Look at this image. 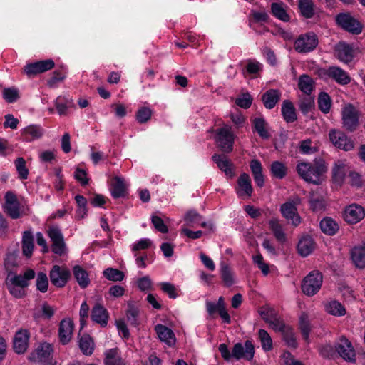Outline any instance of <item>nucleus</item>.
I'll return each instance as SVG.
<instances>
[{"label":"nucleus","instance_id":"nucleus-53","mask_svg":"<svg viewBox=\"0 0 365 365\" xmlns=\"http://www.w3.org/2000/svg\"><path fill=\"white\" fill-rule=\"evenodd\" d=\"M270 170L272 175L278 179H282L287 173V168L279 161L273 162Z\"/></svg>","mask_w":365,"mask_h":365},{"label":"nucleus","instance_id":"nucleus-37","mask_svg":"<svg viewBox=\"0 0 365 365\" xmlns=\"http://www.w3.org/2000/svg\"><path fill=\"white\" fill-rule=\"evenodd\" d=\"M252 125L255 130L262 139H268L270 134L267 130V123L263 118H255L252 120Z\"/></svg>","mask_w":365,"mask_h":365},{"label":"nucleus","instance_id":"nucleus-16","mask_svg":"<svg viewBox=\"0 0 365 365\" xmlns=\"http://www.w3.org/2000/svg\"><path fill=\"white\" fill-rule=\"evenodd\" d=\"M365 217V210L359 205L353 204L344 212V220L349 224H356Z\"/></svg>","mask_w":365,"mask_h":365},{"label":"nucleus","instance_id":"nucleus-48","mask_svg":"<svg viewBox=\"0 0 365 365\" xmlns=\"http://www.w3.org/2000/svg\"><path fill=\"white\" fill-rule=\"evenodd\" d=\"M128 309L126 311V317L130 325L137 327L139 324V309L131 303L128 304Z\"/></svg>","mask_w":365,"mask_h":365},{"label":"nucleus","instance_id":"nucleus-23","mask_svg":"<svg viewBox=\"0 0 365 365\" xmlns=\"http://www.w3.org/2000/svg\"><path fill=\"white\" fill-rule=\"evenodd\" d=\"M212 158L217 167L225 172L226 175L230 178H232L235 175L234 165L225 155L214 154Z\"/></svg>","mask_w":365,"mask_h":365},{"label":"nucleus","instance_id":"nucleus-40","mask_svg":"<svg viewBox=\"0 0 365 365\" xmlns=\"http://www.w3.org/2000/svg\"><path fill=\"white\" fill-rule=\"evenodd\" d=\"M105 365H123L118 349H110L105 354Z\"/></svg>","mask_w":365,"mask_h":365},{"label":"nucleus","instance_id":"nucleus-57","mask_svg":"<svg viewBox=\"0 0 365 365\" xmlns=\"http://www.w3.org/2000/svg\"><path fill=\"white\" fill-rule=\"evenodd\" d=\"M152 110L148 107H141L138 109L135 114L136 120L139 123H145L151 118Z\"/></svg>","mask_w":365,"mask_h":365},{"label":"nucleus","instance_id":"nucleus-63","mask_svg":"<svg viewBox=\"0 0 365 365\" xmlns=\"http://www.w3.org/2000/svg\"><path fill=\"white\" fill-rule=\"evenodd\" d=\"M160 286L162 291L167 294L170 298L175 299L178 296L174 284L170 282H162Z\"/></svg>","mask_w":365,"mask_h":365},{"label":"nucleus","instance_id":"nucleus-28","mask_svg":"<svg viewBox=\"0 0 365 365\" xmlns=\"http://www.w3.org/2000/svg\"><path fill=\"white\" fill-rule=\"evenodd\" d=\"M155 330L160 341L166 343L170 346L175 344V336L170 328L158 324L155 326Z\"/></svg>","mask_w":365,"mask_h":365},{"label":"nucleus","instance_id":"nucleus-64","mask_svg":"<svg viewBox=\"0 0 365 365\" xmlns=\"http://www.w3.org/2000/svg\"><path fill=\"white\" fill-rule=\"evenodd\" d=\"M55 106L59 115H66L68 108V101L61 96L58 97L55 101Z\"/></svg>","mask_w":365,"mask_h":365},{"label":"nucleus","instance_id":"nucleus-24","mask_svg":"<svg viewBox=\"0 0 365 365\" xmlns=\"http://www.w3.org/2000/svg\"><path fill=\"white\" fill-rule=\"evenodd\" d=\"M351 258L355 266L359 269L365 268V241L354 246L351 250Z\"/></svg>","mask_w":365,"mask_h":365},{"label":"nucleus","instance_id":"nucleus-51","mask_svg":"<svg viewBox=\"0 0 365 365\" xmlns=\"http://www.w3.org/2000/svg\"><path fill=\"white\" fill-rule=\"evenodd\" d=\"M202 217L194 210H189L184 217V220L187 226L193 227L199 225Z\"/></svg>","mask_w":365,"mask_h":365},{"label":"nucleus","instance_id":"nucleus-2","mask_svg":"<svg viewBox=\"0 0 365 365\" xmlns=\"http://www.w3.org/2000/svg\"><path fill=\"white\" fill-rule=\"evenodd\" d=\"M301 202V198L296 195L289 199L280 207V212L282 217L287 220L288 223L292 224L294 227H297L302 222V217L299 215L297 208Z\"/></svg>","mask_w":365,"mask_h":365},{"label":"nucleus","instance_id":"nucleus-52","mask_svg":"<svg viewBox=\"0 0 365 365\" xmlns=\"http://www.w3.org/2000/svg\"><path fill=\"white\" fill-rule=\"evenodd\" d=\"M76 202L78 205V209L76 210V217L78 219H82L86 215L87 213V208H86V204L87 200L86 199L81 195H77L75 197Z\"/></svg>","mask_w":365,"mask_h":365},{"label":"nucleus","instance_id":"nucleus-50","mask_svg":"<svg viewBox=\"0 0 365 365\" xmlns=\"http://www.w3.org/2000/svg\"><path fill=\"white\" fill-rule=\"evenodd\" d=\"M326 310L328 313L335 316H343L346 310L341 303L337 301H332L326 305Z\"/></svg>","mask_w":365,"mask_h":365},{"label":"nucleus","instance_id":"nucleus-27","mask_svg":"<svg viewBox=\"0 0 365 365\" xmlns=\"http://www.w3.org/2000/svg\"><path fill=\"white\" fill-rule=\"evenodd\" d=\"M110 191L112 197L115 199L125 197L128 193L127 186L123 178L115 176L112 179Z\"/></svg>","mask_w":365,"mask_h":365},{"label":"nucleus","instance_id":"nucleus-15","mask_svg":"<svg viewBox=\"0 0 365 365\" xmlns=\"http://www.w3.org/2000/svg\"><path fill=\"white\" fill-rule=\"evenodd\" d=\"M354 49L352 45L340 41L334 46V54L340 61L349 63L354 58Z\"/></svg>","mask_w":365,"mask_h":365},{"label":"nucleus","instance_id":"nucleus-13","mask_svg":"<svg viewBox=\"0 0 365 365\" xmlns=\"http://www.w3.org/2000/svg\"><path fill=\"white\" fill-rule=\"evenodd\" d=\"M309 204L312 212H322L326 208L325 193L322 187H317L309 193Z\"/></svg>","mask_w":365,"mask_h":365},{"label":"nucleus","instance_id":"nucleus-3","mask_svg":"<svg viewBox=\"0 0 365 365\" xmlns=\"http://www.w3.org/2000/svg\"><path fill=\"white\" fill-rule=\"evenodd\" d=\"M338 26L343 30L354 35L360 34L363 31V24L350 12H341L335 17Z\"/></svg>","mask_w":365,"mask_h":365},{"label":"nucleus","instance_id":"nucleus-54","mask_svg":"<svg viewBox=\"0 0 365 365\" xmlns=\"http://www.w3.org/2000/svg\"><path fill=\"white\" fill-rule=\"evenodd\" d=\"M282 334L283 340L289 347L292 349H296L297 347L298 343L296 340L293 329L291 327H288Z\"/></svg>","mask_w":365,"mask_h":365},{"label":"nucleus","instance_id":"nucleus-8","mask_svg":"<svg viewBox=\"0 0 365 365\" xmlns=\"http://www.w3.org/2000/svg\"><path fill=\"white\" fill-rule=\"evenodd\" d=\"M71 277V272L66 266L53 265L49 272L51 284L58 288L64 287Z\"/></svg>","mask_w":365,"mask_h":365},{"label":"nucleus","instance_id":"nucleus-22","mask_svg":"<svg viewBox=\"0 0 365 365\" xmlns=\"http://www.w3.org/2000/svg\"><path fill=\"white\" fill-rule=\"evenodd\" d=\"M35 274L34 269H28L24 274H15L8 278L7 282L26 289L29 285V281L35 277Z\"/></svg>","mask_w":365,"mask_h":365},{"label":"nucleus","instance_id":"nucleus-34","mask_svg":"<svg viewBox=\"0 0 365 365\" xmlns=\"http://www.w3.org/2000/svg\"><path fill=\"white\" fill-rule=\"evenodd\" d=\"M34 247V236L31 231H24L22 236V253L27 258L31 257Z\"/></svg>","mask_w":365,"mask_h":365},{"label":"nucleus","instance_id":"nucleus-41","mask_svg":"<svg viewBox=\"0 0 365 365\" xmlns=\"http://www.w3.org/2000/svg\"><path fill=\"white\" fill-rule=\"evenodd\" d=\"M271 11L272 15L279 20L284 22H288L290 20V16L283 8L282 3H272Z\"/></svg>","mask_w":365,"mask_h":365},{"label":"nucleus","instance_id":"nucleus-26","mask_svg":"<svg viewBox=\"0 0 365 365\" xmlns=\"http://www.w3.org/2000/svg\"><path fill=\"white\" fill-rule=\"evenodd\" d=\"M21 135L24 140L31 142L43 136V129L37 125H30L21 130Z\"/></svg>","mask_w":365,"mask_h":365},{"label":"nucleus","instance_id":"nucleus-59","mask_svg":"<svg viewBox=\"0 0 365 365\" xmlns=\"http://www.w3.org/2000/svg\"><path fill=\"white\" fill-rule=\"evenodd\" d=\"M48 279L44 272H38L36 279V288L40 292L44 293L48 290Z\"/></svg>","mask_w":365,"mask_h":365},{"label":"nucleus","instance_id":"nucleus-62","mask_svg":"<svg viewBox=\"0 0 365 365\" xmlns=\"http://www.w3.org/2000/svg\"><path fill=\"white\" fill-rule=\"evenodd\" d=\"M5 212L12 219L21 217V214L19 211V202L4 205Z\"/></svg>","mask_w":365,"mask_h":365},{"label":"nucleus","instance_id":"nucleus-32","mask_svg":"<svg viewBox=\"0 0 365 365\" xmlns=\"http://www.w3.org/2000/svg\"><path fill=\"white\" fill-rule=\"evenodd\" d=\"M79 348L85 356H91L95 349V343L93 338L87 334H83L78 340Z\"/></svg>","mask_w":365,"mask_h":365},{"label":"nucleus","instance_id":"nucleus-39","mask_svg":"<svg viewBox=\"0 0 365 365\" xmlns=\"http://www.w3.org/2000/svg\"><path fill=\"white\" fill-rule=\"evenodd\" d=\"M317 350L324 359H334L336 356L335 344L332 345L330 342L318 345Z\"/></svg>","mask_w":365,"mask_h":365},{"label":"nucleus","instance_id":"nucleus-14","mask_svg":"<svg viewBox=\"0 0 365 365\" xmlns=\"http://www.w3.org/2000/svg\"><path fill=\"white\" fill-rule=\"evenodd\" d=\"M254 354L255 346L250 340L245 341V346L241 343L235 344L232 350V356L237 360L245 359L250 361L253 359Z\"/></svg>","mask_w":365,"mask_h":365},{"label":"nucleus","instance_id":"nucleus-29","mask_svg":"<svg viewBox=\"0 0 365 365\" xmlns=\"http://www.w3.org/2000/svg\"><path fill=\"white\" fill-rule=\"evenodd\" d=\"M315 249V242L311 236L302 237L297 244L298 253L302 257L310 255Z\"/></svg>","mask_w":365,"mask_h":365},{"label":"nucleus","instance_id":"nucleus-60","mask_svg":"<svg viewBox=\"0 0 365 365\" xmlns=\"http://www.w3.org/2000/svg\"><path fill=\"white\" fill-rule=\"evenodd\" d=\"M6 286L9 293L15 298L21 299L26 295L25 289L16 286L9 282H6Z\"/></svg>","mask_w":365,"mask_h":365},{"label":"nucleus","instance_id":"nucleus-6","mask_svg":"<svg viewBox=\"0 0 365 365\" xmlns=\"http://www.w3.org/2000/svg\"><path fill=\"white\" fill-rule=\"evenodd\" d=\"M216 141L218 143L220 149L225 153H231L233 150L234 134L231 131V127L225 125L216 130Z\"/></svg>","mask_w":365,"mask_h":365},{"label":"nucleus","instance_id":"nucleus-55","mask_svg":"<svg viewBox=\"0 0 365 365\" xmlns=\"http://www.w3.org/2000/svg\"><path fill=\"white\" fill-rule=\"evenodd\" d=\"M104 277L110 281H122L124 279V273L114 268H107L103 271Z\"/></svg>","mask_w":365,"mask_h":365},{"label":"nucleus","instance_id":"nucleus-35","mask_svg":"<svg viewBox=\"0 0 365 365\" xmlns=\"http://www.w3.org/2000/svg\"><path fill=\"white\" fill-rule=\"evenodd\" d=\"M250 167L257 185L259 187H263L264 178L262 174V166L261 163L258 160H252L250 163Z\"/></svg>","mask_w":365,"mask_h":365},{"label":"nucleus","instance_id":"nucleus-21","mask_svg":"<svg viewBox=\"0 0 365 365\" xmlns=\"http://www.w3.org/2000/svg\"><path fill=\"white\" fill-rule=\"evenodd\" d=\"M51 352V345L48 343H43L31 353L29 359L34 362H43L49 359Z\"/></svg>","mask_w":365,"mask_h":365},{"label":"nucleus","instance_id":"nucleus-11","mask_svg":"<svg viewBox=\"0 0 365 365\" xmlns=\"http://www.w3.org/2000/svg\"><path fill=\"white\" fill-rule=\"evenodd\" d=\"M318 45V38L315 34L308 33L300 36L294 42V49L299 53H308Z\"/></svg>","mask_w":365,"mask_h":365},{"label":"nucleus","instance_id":"nucleus-31","mask_svg":"<svg viewBox=\"0 0 365 365\" xmlns=\"http://www.w3.org/2000/svg\"><path fill=\"white\" fill-rule=\"evenodd\" d=\"M282 114L286 123H293L297 119L296 109L292 101L284 100L282 105Z\"/></svg>","mask_w":365,"mask_h":365},{"label":"nucleus","instance_id":"nucleus-49","mask_svg":"<svg viewBox=\"0 0 365 365\" xmlns=\"http://www.w3.org/2000/svg\"><path fill=\"white\" fill-rule=\"evenodd\" d=\"M258 336L261 341L262 349L266 351H270L273 348L272 339L269 333L264 329H259Z\"/></svg>","mask_w":365,"mask_h":365},{"label":"nucleus","instance_id":"nucleus-46","mask_svg":"<svg viewBox=\"0 0 365 365\" xmlns=\"http://www.w3.org/2000/svg\"><path fill=\"white\" fill-rule=\"evenodd\" d=\"M299 329L303 339L306 341H308L311 327L308 315L304 312H303L299 317Z\"/></svg>","mask_w":365,"mask_h":365},{"label":"nucleus","instance_id":"nucleus-30","mask_svg":"<svg viewBox=\"0 0 365 365\" xmlns=\"http://www.w3.org/2000/svg\"><path fill=\"white\" fill-rule=\"evenodd\" d=\"M29 334L27 331H18L14 339V350L17 354H23L28 347Z\"/></svg>","mask_w":365,"mask_h":365},{"label":"nucleus","instance_id":"nucleus-17","mask_svg":"<svg viewBox=\"0 0 365 365\" xmlns=\"http://www.w3.org/2000/svg\"><path fill=\"white\" fill-rule=\"evenodd\" d=\"M237 182L236 192L239 197H250L252 195L253 188L248 174L245 173H242L238 178Z\"/></svg>","mask_w":365,"mask_h":365},{"label":"nucleus","instance_id":"nucleus-12","mask_svg":"<svg viewBox=\"0 0 365 365\" xmlns=\"http://www.w3.org/2000/svg\"><path fill=\"white\" fill-rule=\"evenodd\" d=\"M48 234L52 241V251L59 256L64 255L66 253V247L60 229L56 227H50Z\"/></svg>","mask_w":365,"mask_h":365},{"label":"nucleus","instance_id":"nucleus-56","mask_svg":"<svg viewBox=\"0 0 365 365\" xmlns=\"http://www.w3.org/2000/svg\"><path fill=\"white\" fill-rule=\"evenodd\" d=\"M15 166L19 178L26 180L28 178L29 170L26 167V160L24 158L19 157L15 160Z\"/></svg>","mask_w":365,"mask_h":365},{"label":"nucleus","instance_id":"nucleus-42","mask_svg":"<svg viewBox=\"0 0 365 365\" xmlns=\"http://www.w3.org/2000/svg\"><path fill=\"white\" fill-rule=\"evenodd\" d=\"M299 9L301 14L306 19H310L314 16V4L312 0H299Z\"/></svg>","mask_w":365,"mask_h":365},{"label":"nucleus","instance_id":"nucleus-36","mask_svg":"<svg viewBox=\"0 0 365 365\" xmlns=\"http://www.w3.org/2000/svg\"><path fill=\"white\" fill-rule=\"evenodd\" d=\"M73 274L81 288L85 289L90 284L88 274L80 265H75L73 267Z\"/></svg>","mask_w":365,"mask_h":365},{"label":"nucleus","instance_id":"nucleus-44","mask_svg":"<svg viewBox=\"0 0 365 365\" xmlns=\"http://www.w3.org/2000/svg\"><path fill=\"white\" fill-rule=\"evenodd\" d=\"M220 275L225 286L230 287L234 284L232 272L230 267L225 262L220 264Z\"/></svg>","mask_w":365,"mask_h":365},{"label":"nucleus","instance_id":"nucleus-19","mask_svg":"<svg viewBox=\"0 0 365 365\" xmlns=\"http://www.w3.org/2000/svg\"><path fill=\"white\" fill-rule=\"evenodd\" d=\"M91 317L94 322L105 327L108 324L109 314L101 304L96 303L92 307Z\"/></svg>","mask_w":365,"mask_h":365},{"label":"nucleus","instance_id":"nucleus-9","mask_svg":"<svg viewBox=\"0 0 365 365\" xmlns=\"http://www.w3.org/2000/svg\"><path fill=\"white\" fill-rule=\"evenodd\" d=\"M336 355H339L348 362L356 361V352L351 342L344 336H341L339 341L335 343Z\"/></svg>","mask_w":365,"mask_h":365},{"label":"nucleus","instance_id":"nucleus-33","mask_svg":"<svg viewBox=\"0 0 365 365\" xmlns=\"http://www.w3.org/2000/svg\"><path fill=\"white\" fill-rule=\"evenodd\" d=\"M319 226L322 232L329 236L335 235L339 229L338 223L329 217L323 218L320 221Z\"/></svg>","mask_w":365,"mask_h":365},{"label":"nucleus","instance_id":"nucleus-5","mask_svg":"<svg viewBox=\"0 0 365 365\" xmlns=\"http://www.w3.org/2000/svg\"><path fill=\"white\" fill-rule=\"evenodd\" d=\"M359 113L352 104L346 105L341 110L343 128L349 131H355L359 124Z\"/></svg>","mask_w":365,"mask_h":365},{"label":"nucleus","instance_id":"nucleus-7","mask_svg":"<svg viewBox=\"0 0 365 365\" xmlns=\"http://www.w3.org/2000/svg\"><path fill=\"white\" fill-rule=\"evenodd\" d=\"M331 143L338 149L344 151H350L354 148V141L343 131L337 129H331L329 133Z\"/></svg>","mask_w":365,"mask_h":365},{"label":"nucleus","instance_id":"nucleus-1","mask_svg":"<svg viewBox=\"0 0 365 365\" xmlns=\"http://www.w3.org/2000/svg\"><path fill=\"white\" fill-rule=\"evenodd\" d=\"M327 168L323 159H315L312 163H301L297 166L298 174L305 181L319 185Z\"/></svg>","mask_w":365,"mask_h":365},{"label":"nucleus","instance_id":"nucleus-10","mask_svg":"<svg viewBox=\"0 0 365 365\" xmlns=\"http://www.w3.org/2000/svg\"><path fill=\"white\" fill-rule=\"evenodd\" d=\"M54 66V61L49 58L27 63L24 66V70L26 76L29 78H31L50 71L53 68Z\"/></svg>","mask_w":365,"mask_h":365},{"label":"nucleus","instance_id":"nucleus-43","mask_svg":"<svg viewBox=\"0 0 365 365\" xmlns=\"http://www.w3.org/2000/svg\"><path fill=\"white\" fill-rule=\"evenodd\" d=\"M269 227L273 232L275 238L280 242L286 241V235L284 232L282 226L279 223L277 220H271L269 222Z\"/></svg>","mask_w":365,"mask_h":365},{"label":"nucleus","instance_id":"nucleus-25","mask_svg":"<svg viewBox=\"0 0 365 365\" xmlns=\"http://www.w3.org/2000/svg\"><path fill=\"white\" fill-rule=\"evenodd\" d=\"M281 99V92L278 89H269L262 95L261 100L267 109H272Z\"/></svg>","mask_w":365,"mask_h":365},{"label":"nucleus","instance_id":"nucleus-58","mask_svg":"<svg viewBox=\"0 0 365 365\" xmlns=\"http://www.w3.org/2000/svg\"><path fill=\"white\" fill-rule=\"evenodd\" d=\"M3 97L9 103L16 102L19 98V91L14 87L4 88Z\"/></svg>","mask_w":365,"mask_h":365},{"label":"nucleus","instance_id":"nucleus-47","mask_svg":"<svg viewBox=\"0 0 365 365\" xmlns=\"http://www.w3.org/2000/svg\"><path fill=\"white\" fill-rule=\"evenodd\" d=\"M331 106V100L328 93L321 92L318 97L319 109L324 113H328Z\"/></svg>","mask_w":365,"mask_h":365},{"label":"nucleus","instance_id":"nucleus-61","mask_svg":"<svg viewBox=\"0 0 365 365\" xmlns=\"http://www.w3.org/2000/svg\"><path fill=\"white\" fill-rule=\"evenodd\" d=\"M66 78V75L62 70H55L52 76L47 80V84L49 87H54L57 83L62 81Z\"/></svg>","mask_w":365,"mask_h":365},{"label":"nucleus","instance_id":"nucleus-45","mask_svg":"<svg viewBox=\"0 0 365 365\" xmlns=\"http://www.w3.org/2000/svg\"><path fill=\"white\" fill-rule=\"evenodd\" d=\"M299 108L304 115L308 114L314 109V97L311 96H305L302 97L299 102Z\"/></svg>","mask_w":365,"mask_h":365},{"label":"nucleus","instance_id":"nucleus-20","mask_svg":"<svg viewBox=\"0 0 365 365\" xmlns=\"http://www.w3.org/2000/svg\"><path fill=\"white\" fill-rule=\"evenodd\" d=\"M74 324L71 319H63L59 324L58 336L61 343L67 344L71 339Z\"/></svg>","mask_w":365,"mask_h":365},{"label":"nucleus","instance_id":"nucleus-38","mask_svg":"<svg viewBox=\"0 0 365 365\" xmlns=\"http://www.w3.org/2000/svg\"><path fill=\"white\" fill-rule=\"evenodd\" d=\"M298 86L306 96H310L314 88V82L309 75L303 74L299 78Z\"/></svg>","mask_w":365,"mask_h":365},{"label":"nucleus","instance_id":"nucleus-18","mask_svg":"<svg viewBox=\"0 0 365 365\" xmlns=\"http://www.w3.org/2000/svg\"><path fill=\"white\" fill-rule=\"evenodd\" d=\"M323 73L341 85H347L351 81L349 74L338 66L329 67L327 70H324Z\"/></svg>","mask_w":365,"mask_h":365},{"label":"nucleus","instance_id":"nucleus-4","mask_svg":"<svg viewBox=\"0 0 365 365\" xmlns=\"http://www.w3.org/2000/svg\"><path fill=\"white\" fill-rule=\"evenodd\" d=\"M323 277L319 271H312L303 279L302 290L307 296H313L320 289Z\"/></svg>","mask_w":365,"mask_h":365}]
</instances>
